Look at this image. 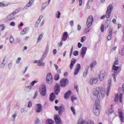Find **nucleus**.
<instances>
[{"label":"nucleus","instance_id":"nucleus-1","mask_svg":"<svg viewBox=\"0 0 124 124\" xmlns=\"http://www.w3.org/2000/svg\"><path fill=\"white\" fill-rule=\"evenodd\" d=\"M106 94L105 88H97L93 89L92 98L95 100V104L93 108V112L95 116H99V109L101 108L100 106V98H103Z\"/></svg>","mask_w":124,"mask_h":124},{"label":"nucleus","instance_id":"nucleus-2","mask_svg":"<svg viewBox=\"0 0 124 124\" xmlns=\"http://www.w3.org/2000/svg\"><path fill=\"white\" fill-rule=\"evenodd\" d=\"M112 9H113V5L112 4L109 5L107 8V10L106 11V15H105L107 19H108V18H110V17H111Z\"/></svg>","mask_w":124,"mask_h":124},{"label":"nucleus","instance_id":"nucleus-3","mask_svg":"<svg viewBox=\"0 0 124 124\" xmlns=\"http://www.w3.org/2000/svg\"><path fill=\"white\" fill-rule=\"evenodd\" d=\"M77 124H94V122L92 120L86 121L82 119H79Z\"/></svg>","mask_w":124,"mask_h":124},{"label":"nucleus","instance_id":"nucleus-4","mask_svg":"<svg viewBox=\"0 0 124 124\" xmlns=\"http://www.w3.org/2000/svg\"><path fill=\"white\" fill-rule=\"evenodd\" d=\"M69 83V81L68 80V79H67V78H62L61 80V86L62 87V88H64V87H66V86L68 85Z\"/></svg>","mask_w":124,"mask_h":124},{"label":"nucleus","instance_id":"nucleus-5","mask_svg":"<svg viewBox=\"0 0 124 124\" xmlns=\"http://www.w3.org/2000/svg\"><path fill=\"white\" fill-rule=\"evenodd\" d=\"M46 81L47 84H52L53 83V76L51 73H48L46 78Z\"/></svg>","mask_w":124,"mask_h":124},{"label":"nucleus","instance_id":"nucleus-6","mask_svg":"<svg viewBox=\"0 0 124 124\" xmlns=\"http://www.w3.org/2000/svg\"><path fill=\"white\" fill-rule=\"evenodd\" d=\"M93 16H89L87 20L86 26L87 27H91L92 25H93Z\"/></svg>","mask_w":124,"mask_h":124},{"label":"nucleus","instance_id":"nucleus-7","mask_svg":"<svg viewBox=\"0 0 124 124\" xmlns=\"http://www.w3.org/2000/svg\"><path fill=\"white\" fill-rule=\"evenodd\" d=\"M118 69H119L118 66H115V65L112 66V70H114V73L112 75V76L113 77L114 82H116V76H117V74H118V73H117Z\"/></svg>","mask_w":124,"mask_h":124},{"label":"nucleus","instance_id":"nucleus-8","mask_svg":"<svg viewBox=\"0 0 124 124\" xmlns=\"http://www.w3.org/2000/svg\"><path fill=\"white\" fill-rule=\"evenodd\" d=\"M37 80H34L31 83V85L27 86L25 87V90L26 92H29L31 90L32 87H33L34 86V84H36L37 83Z\"/></svg>","mask_w":124,"mask_h":124},{"label":"nucleus","instance_id":"nucleus-9","mask_svg":"<svg viewBox=\"0 0 124 124\" xmlns=\"http://www.w3.org/2000/svg\"><path fill=\"white\" fill-rule=\"evenodd\" d=\"M111 87H112V79L111 78H109L108 80V87L107 88V95L108 96L109 95V93L110 92V89H111Z\"/></svg>","mask_w":124,"mask_h":124},{"label":"nucleus","instance_id":"nucleus-10","mask_svg":"<svg viewBox=\"0 0 124 124\" xmlns=\"http://www.w3.org/2000/svg\"><path fill=\"white\" fill-rule=\"evenodd\" d=\"M40 93L42 96H45L46 95V86L43 85L40 89Z\"/></svg>","mask_w":124,"mask_h":124},{"label":"nucleus","instance_id":"nucleus-11","mask_svg":"<svg viewBox=\"0 0 124 124\" xmlns=\"http://www.w3.org/2000/svg\"><path fill=\"white\" fill-rule=\"evenodd\" d=\"M107 73L105 70H102L100 73L99 79L100 81H103L104 80V78L106 76Z\"/></svg>","mask_w":124,"mask_h":124},{"label":"nucleus","instance_id":"nucleus-12","mask_svg":"<svg viewBox=\"0 0 124 124\" xmlns=\"http://www.w3.org/2000/svg\"><path fill=\"white\" fill-rule=\"evenodd\" d=\"M87 50L88 48L86 46L82 47L81 51H80V57L84 59V57H85V55H86V53H87Z\"/></svg>","mask_w":124,"mask_h":124},{"label":"nucleus","instance_id":"nucleus-13","mask_svg":"<svg viewBox=\"0 0 124 124\" xmlns=\"http://www.w3.org/2000/svg\"><path fill=\"white\" fill-rule=\"evenodd\" d=\"M76 69H75L74 74L75 76L78 75V74L80 72V69H81V65L79 63H78L76 66Z\"/></svg>","mask_w":124,"mask_h":124},{"label":"nucleus","instance_id":"nucleus-14","mask_svg":"<svg viewBox=\"0 0 124 124\" xmlns=\"http://www.w3.org/2000/svg\"><path fill=\"white\" fill-rule=\"evenodd\" d=\"M54 120L56 124H62V120H61V118H60L59 115H55L54 116Z\"/></svg>","mask_w":124,"mask_h":124},{"label":"nucleus","instance_id":"nucleus-15","mask_svg":"<svg viewBox=\"0 0 124 124\" xmlns=\"http://www.w3.org/2000/svg\"><path fill=\"white\" fill-rule=\"evenodd\" d=\"M118 115L119 116V118L122 122V123H124V113H123V111L122 109H118Z\"/></svg>","mask_w":124,"mask_h":124},{"label":"nucleus","instance_id":"nucleus-16","mask_svg":"<svg viewBox=\"0 0 124 124\" xmlns=\"http://www.w3.org/2000/svg\"><path fill=\"white\" fill-rule=\"evenodd\" d=\"M48 52H49V45H47L46 47V50L45 52L43 53L42 59V60H44L46 57H47V55L48 54Z\"/></svg>","mask_w":124,"mask_h":124},{"label":"nucleus","instance_id":"nucleus-17","mask_svg":"<svg viewBox=\"0 0 124 124\" xmlns=\"http://www.w3.org/2000/svg\"><path fill=\"white\" fill-rule=\"evenodd\" d=\"M55 90L54 92L55 93L58 95L59 94V93H60L61 91V86H60V84H56L55 86Z\"/></svg>","mask_w":124,"mask_h":124},{"label":"nucleus","instance_id":"nucleus-18","mask_svg":"<svg viewBox=\"0 0 124 124\" xmlns=\"http://www.w3.org/2000/svg\"><path fill=\"white\" fill-rule=\"evenodd\" d=\"M41 111H42V105L40 104H37L35 108V112H36V113H40Z\"/></svg>","mask_w":124,"mask_h":124},{"label":"nucleus","instance_id":"nucleus-19","mask_svg":"<svg viewBox=\"0 0 124 124\" xmlns=\"http://www.w3.org/2000/svg\"><path fill=\"white\" fill-rule=\"evenodd\" d=\"M29 31H30V28L26 27V28H24L20 32V34H21V35H24V34H26V33H28V32H29Z\"/></svg>","mask_w":124,"mask_h":124},{"label":"nucleus","instance_id":"nucleus-20","mask_svg":"<svg viewBox=\"0 0 124 124\" xmlns=\"http://www.w3.org/2000/svg\"><path fill=\"white\" fill-rule=\"evenodd\" d=\"M98 80L96 78H92L90 79V85H93V84H96Z\"/></svg>","mask_w":124,"mask_h":124},{"label":"nucleus","instance_id":"nucleus-21","mask_svg":"<svg viewBox=\"0 0 124 124\" xmlns=\"http://www.w3.org/2000/svg\"><path fill=\"white\" fill-rule=\"evenodd\" d=\"M76 62H77V60L75 59H73L71 62V64L70 65V69L72 70L73 69V66H74V64L76 63Z\"/></svg>","mask_w":124,"mask_h":124},{"label":"nucleus","instance_id":"nucleus-22","mask_svg":"<svg viewBox=\"0 0 124 124\" xmlns=\"http://www.w3.org/2000/svg\"><path fill=\"white\" fill-rule=\"evenodd\" d=\"M49 99L51 102H53V101H54V100L56 99V95H55V93H52L50 94Z\"/></svg>","mask_w":124,"mask_h":124},{"label":"nucleus","instance_id":"nucleus-23","mask_svg":"<svg viewBox=\"0 0 124 124\" xmlns=\"http://www.w3.org/2000/svg\"><path fill=\"white\" fill-rule=\"evenodd\" d=\"M68 36V34L67 33V32H64L62 37V40L63 41H66V40H67Z\"/></svg>","mask_w":124,"mask_h":124},{"label":"nucleus","instance_id":"nucleus-24","mask_svg":"<svg viewBox=\"0 0 124 124\" xmlns=\"http://www.w3.org/2000/svg\"><path fill=\"white\" fill-rule=\"evenodd\" d=\"M64 107L63 106H61L59 107V114L60 115V116H62V112H64Z\"/></svg>","mask_w":124,"mask_h":124},{"label":"nucleus","instance_id":"nucleus-25","mask_svg":"<svg viewBox=\"0 0 124 124\" xmlns=\"http://www.w3.org/2000/svg\"><path fill=\"white\" fill-rule=\"evenodd\" d=\"M15 15L13 13L11 14H10L8 17H7V20L8 21H12V20L14 19L15 17Z\"/></svg>","mask_w":124,"mask_h":124},{"label":"nucleus","instance_id":"nucleus-26","mask_svg":"<svg viewBox=\"0 0 124 124\" xmlns=\"http://www.w3.org/2000/svg\"><path fill=\"white\" fill-rule=\"evenodd\" d=\"M72 93V92L71 91L69 90L68 92H67L65 94H64V97L65 99H68L69 98V96H70V94Z\"/></svg>","mask_w":124,"mask_h":124},{"label":"nucleus","instance_id":"nucleus-27","mask_svg":"<svg viewBox=\"0 0 124 124\" xmlns=\"http://www.w3.org/2000/svg\"><path fill=\"white\" fill-rule=\"evenodd\" d=\"M50 1H51V0H48L47 2H46L43 4V6L42 8V9L43 10H44V9H45V8H46V7H47V6H48L49 5V4L50 3Z\"/></svg>","mask_w":124,"mask_h":124},{"label":"nucleus","instance_id":"nucleus-28","mask_svg":"<svg viewBox=\"0 0 124 124\" xmlns=\"http://www.w3.org/2000/svg\"><path fill=\"white\" fill-rule=\"evenodd\" d=\"M113 112V110L112 108H108L107 110L106 114L107 115H108V116H109L111 115V114H112Z\"/></svg>","mask_w":124,"mask_h":124},{"label":"nucleus","instance_id":"nucleus-29","mask_svg":"<svg viewBox=\"0 0 124 124\" xmlns=\"http://www.w3.org/2000/svg\"><path fill=\"white\" fill-rule=\"evenodd\" d=\"M44 59H42V58L39 60L38 62V64L39 65V66H44V65H45V63L43 62Z\"/></svg>","mask_w":124,"mask_h":124},{"label":"nucleus","instance_id":"nucleus-30","mask_svg":"<svg viewBox=\"0 0 124 124\" xmlns=\"http://www.w3.org/2000/svg\"><path fill=\"white\" fill-rule=\"evenodd\" d=\"M6 64V63H5V58H4L3 61L0 65V68H4V66H5V65Z\"/></svg>","mask_w":124,"mask_h":124},{"label":"nucleus","instance_id":"nucleus-31","mask_svg":"<svg viewBox=\"0 0 124 124\" xmlns=\"http://www.w3.org/2000/svg\"><path fill=\"white\" fill-rule=\"evenodd\" d=\"M46 124H55V122L51 119L46 120Z\"/></svg>","mask_w":124,"mask_h":124},{"label":"nucleus","instance_id":"nucleus-32","mask_svg":"<svg viewBox=\"0 0 124 124\" xmlns=\"http://www.w3.org/2000/svg\"><path fill=\"white\" fill-rule=\"evenodd\" d=\"M42 37H43V33H41L39 36V37L37 39V42L38 43V42H40L41 39H42Z\"/></svg>","mask_w":124,"mask_h":124},{"label":"nucleus","instance_id":"nucleus-33","mask_svg":"<svg viewBox=\"0 0 124 124\" xmlns=\"http://www.w3.org/2000/svg\"><path fill=\"white\" fill-rule=\"evenodd\" d=\"M110 23H111V20L108 19L106 22V24H105V26L106 27V29H107V28H108V27H109V25H110Z\"/></svg>","mask_w":124,"mask_h":124},{"label":"nucleus","instance_id":"nucleus-34","mask_svg":"<svg viewBox=\"0 0 124 124\" xmlns=\"http://www.w3.org/2000/svg\"><path fill=\"white\" fill-rule=\"evenodd\" d=\"M21 10H22V8H19L18 9L16 10L13 13L16 15V14H18V13H19Z\"/></svg>","mask_w":124,"mask_h":124},{"label":"nucleus","instance_id":"nucleus-35","mask_svg":"<svg viewBox=\"0 0 124 124\" xmlns=\"http://www.w3.org/2000/svg\"><path fill=\"white\" fill-rule=\"evenodd\" d=\"M31 3L30 2L26 5V6L23 8V10H27L28 7H30L31 5Z\"/></svg>","mask_w":124,"mask_h":124},{"label":"nucleus","instance_id":"nucleus-36","mask_svg":"<svg viewBox=\"0 0 124 124\" xmlns=\"http://www.w3.org/2000/svg\"><path fill=\"white\" fill-rule=\"evenodd\" d=\"M96 65V62H93L91 64V70H93V68Z\"/></svg>","mask_w":124,"mask_h":124},{"label":"nucleus","instance_id":"nucleus-37","mask_svg":"<svg viewBox=\"0 0 124 124\" xmlns=\"http://www.w3.org/2000/svg\"><path fill=\"white\" fill-rule=\"evenodd\" d=\"M55 16L56 18H58V19H60V18H61V12H60L59 11L57 12L55 14Z\"/></svg>","mask_w":124,"mask_h":124},{"label":"nucleus","instance_id":"nucleus-38","mask_svg":"<svg viewBox=\"0 0 124 124\" xmlns=\"http://www.w3.org/2000/svg\"><path fill=\"white\" fill-rule=\"evenodd\" d=\"M9 40H10V43H11V44H13V43H14L15 40H14V38H13V36H11L10 37Z\"/></svg>","mask_w":124,"mask_h":124},{"label":"nucleus","instance_id":"nucleus-39","mask_svg":"<svg viewBox=\"0 0 124 124\" xmlns=\"http://www.w3.org/2000/svg\"><path fill=\"white\" fill-rule=\"evenodd\" d=\"M4 30H5V26L3 25H0V31H4Z\"/></svg>","mask_w":124,"mask_h":124},{"label":"nucleus","instance_id":"nucleus-40","mask_svg":"<svg viewBox=\"0 0 124 124\" xmlns=\"http://www.w3.org/2000/svg\"><path fill=\"white\" fill-rule=\"evenodd\" d=\"M60 79V75L59 74H56L54 77V79L55 81H58Z\"/></svg>","mask_w":124,"mask_h":124},{"label":"nucleus","instance_id":"nucleus-41","mask_svg":"<svg viewBox=\"0 0 124 124\" xmlns=\"http://www.w3.org/2000/svg\"><path fill=\"white\" fill-rule=\"evenodd\" d=\"M119 100H120V102L121 103H123V93H121L119 95Z\"/></svg>","mask_w":124,"mask_h":124},{"label":"nucleus","instance_id":"nucleus-42","mask_svg":"<svg viewBox=\"0 0 124 124\" xmlns=\"http://www.w3.org/2000/svg\"><path fill=\"white\" fill-rule=\"evenodd\" d=\"M118 100H119V93H117L115 95L114 101H115V102H117V101H118Z\"/></svg>","mask_w":124,"mask_h":124},{"label":"nucleus","instance_id":"nucleus-43","mask_svg":"<svg viewBox=\"0 0 124 124\" xmlns=\"http://www.w3.org/2000/svg\"><path fill=\"white\" fill-rule=\"evenodd\" d=\"M90 31L91 28H90V27H87V28L85 29V32H86V33H88V32H90Z\"/></svg>","mask_w":124,"mask_h":124},{"label":"nucleus","instance_id":"nucleus-44","mask_svg":"<svg viewBox=\"0 0 124 124\" xmlns=\"http://www.w3.org/2000/svg\"><path fill=\"white\" fill-rule=\"evenodd\" d=\"M71 110L72 112H73V114L74 115H76V112L75 111V109L74 108H73V107H71Z\"/></svg>","mask_w":124,"mask_h":124},{"label":"nucleus","instance_id":"nucleus-45","mask_svg":"<svg viewBox=\"0 0 124 124\" xmlns=\"http://www.w3.org/2000/svg\"><path fill=\"white\" fill-rule=\"evenodd\" d=\"M88 74V69L85 70L83 73V77L85 78L86 77Z\"/></svg>","mask_w":124,"mask_h":124},{"label":"nucleus","instance_id":"nucleus-46","mask_svg":"<svg viewBox=\"0 0 124 124\" xmlns=\"http://www.w3.org/2000/svg\"><path fill=\"white\" fill-rule=\"evenodd\" d=\"M38 95V92L36 91L34 93V96L33 97V99H35V98L37 97Z\"/></svg>","mask_w":124,"mask_h":124},{"label":"nucleus","instance_id":"nucleus-47","mask_svg":"<svg viewBox=\"0 0 124 124\" xmlns=\"http://www.w3.org/2000/svg\"><path fill=\"white\" fill-rule=\"evenodd\" d=\"M7 6V5L4 4L3 2H0V7H4Z\"/></svg>","mask_w":124,"mask_h":124},{"label":"nucleus","instance_id":"nucleus-48","mask_svg":"<svg viewBox=\"0 0 124 124\" xmlns=\"http://www.w3.org/2000/svg\"><path fill=\"white\" fill-rule=\"evenodd\" d=\"M74 56H78L79 55V52L78 50L73 52Z\"/></svg>","mask_w":124,"mask_h":124},{"label":"nucleus","instance_id":"nucleus-49","mask_svg":"<svg viewBox=\"0 0 124 124\" xmlns=\"http://www.w3.org/2000/svg\"><path fill=\"white\" fill-rule=\"evenodd\" d=\"M12 65H13V64H12V62H11L8 64V67L9 69H11V68H12Z\"/></svg>","mask_w":124,"mask_h":124},{"label":"nucleus","instance_id":"nucleus-50","mask_svg":"<svg viewBox=\"0 0 124 124\" xmlns=\"http://www.w3.org/2000/svg\"><path fill=\"white\" fill-rule=\"evenodd\" d=\"M85 40H86V36H83L81 38V40L80 41L81 42H82L83 43V42H84V41H85Z\"/></svg>","mask_w":124,"mask_h":124},{"label":"nucleus","instance_id":"nucleus-51","mask_svg":"<svg viewBox=\"0 0 124 124\" xmlns=\"http://www.w3.org/2000/svg\"><path fill=\"white\" fill-rule=\"evenodd\" d=\"M101 31L103 32L104 31V25L102 24L101 26Z\"/></svg>","mask_w":124,"mask_h":124},{"label":"nucleus","instance_id":"nucleus-52","mask_svg":"<svg viewBox=\"0 0 124 124\" xmlns=\"http://www.w3.org/2000/svg\"><path fill=\"white\" fill-rule=\"evenodd\" d=\"M120 54H121V56H124V46L120 52Z\"/></svg>","mask_w":124,"mask_h":124},{"label":"nucleus","instance_id":"nucleus-53","mask_svg":"<svg viewBox=\"0 0 124 124\" xmlns=\"http://www.w3.org/2000/svg\"><path fill=\"white\" fill-rule=\"evenodd\" d=\"M77 99V98H76V97H75L73 96L71 97V100L72 102H74V100H76Z\"/></svg>","mask_w":124,"mask_h":124},{"label":"nucleus","instance_id":"nucleus-54","mask_svg":"<svg viewBox=\"0 0 124 124\" xmlns=\"http://www.w3.org/2000/svg\"><path fill=\"white\" fill-rule=\"evenodd\" d=\"M63 41H62V40L58 43V45L60 47H62V44H63V42H62Z\"/></svg>","mask_w":124,"mask_h":124},{"label":"nucleus","instance_id":"nucleus-55","mask_svg":"<svg viewBox=\"0 0 124 124\" xmlns=\"http://www.w3.org/2000/svg\"><path fill=\"white\" fill-rule=\"evenodd\" d=\"M69 24L71 27H73L74 26V21L73 20H72L69 22Z\"/></svg>","mask_w":124,"mask_h":124},{"label":"nucleus","instance_id":"nucleus-56","mask_svg":"<svg viewBox=\"0 0 124 124\" xmlns=\"http://www.w3.org/2000/svg\"><path fill=\"white\" fill-rule=\"evenodd\" d=\"M113 33V29H110L109 31L108 35H112Z\"/></svg>","mask_w":124,"mask_h":124},{"label":"nucleus","instance_id":"nucleus-57","mask_svg":"<svg viewBox=\"0 0 124 124\" xmlns=\"http://www.w3.org/2000/svg\"><path fill=\"white\" fill-rule=\"evenodd\" d=\"M21 58L19 57V58L17 59V60H16V63H17V64L20 63V62H21Z\"/></svg>","mask_w":124,"mask_h":124},{"label":"nucleus","instance_id":"nucleus-58","mask_svg":"<svg viewBox=\"0 0 124 124\" xmlns=\"http://www.w3.org/2000/svg\"><path fill=\"white\" fill-rule=\"evenodd\" d=\"M111 39H112V35H108L107 36L108 40H111Z\"/></svg>","mask_w":124,"mask_h":124},{"label":"nucleus","instance_id":"nucleus-59","mask_svg":"<svg viewBox=\"0 0 124 124\" xmlns=\"http://www.w3.org/2000/svg\"><path fill=\"white\" fill-rule=\"evenodd\" d=\"M119 64V61H118V60H116L115 61H114V65H118Z\"/></svg>","mask_w":124,"mask_h":124},{"label":"nucleus","instance_id":"nucleus-60","mask_svg":"<svg viewBox=\"0 0 124 124\" xmlns=\"http://www.w3.org/2000/svg\"><path fill=\"white\" fill-rule=\"evenodd\" d=\"M32 106V104L31 103V101H30L28 104L29 108H31V107Z\"/></svg>","mask_w":124,"mask_h":124},{"label":"nucleus","instance_id":"nucleus-61","mask_svg":"<svg viewBox=\"0 0 124 124\" xmlns=\"http://www.w3.org/2000/svg\"><path fill=\"white\" fill-rule=\"evenodd\" d=\"M16 117H17V114H15L12 116V118H13V121L15 120V119L16 118Z\"/></svg>","mask_w":124,"mask_h":124},{"label":"nucleus","instance_id":"nucleus-62","mask_svg":"<svg viewBox=\"0 0 124 124\" xmlns=\"http://www.w3.org/2000/svg\"><path fill=\"white\" fill-rule=\"evenodd\" d=\"M112 22L113 24H116V23H117V19L113 18L112 20Z\"/></svg>","mask_w":124,"mask_h":124},{"label":"nucleus","instance_id":"nucleus-63","mask_svg":"<svg viewBox=\"0 0 124 124\" xmlns=\"http://www.w3.org/2000/svg\"><path fill=\"white\" fill-rule=\"evenodd\" d=\"M10 26H12V27H14L15 26V22H12L10 23Z\"/></svg>","mask_w":124,"mask_h":124},{"label":"nucleus","instance_id":"nucleus-64","mask_svg":"<svg viewBox=\"0 0 124 124\" xmlns=\"http://www.w3.org/2000/svg\"><path fill=\"white\" fill-rule=\"evenodd\" d=\"M35 124H39V119L38 118L35 119Z\"/></svg>","mask_w":124,"mask_h":124}]
</instances>
